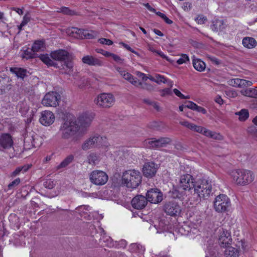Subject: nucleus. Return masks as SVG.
<instances>
[{
    "label": "nucleus",
    "instance_id": "obj_28",
    "mask_svg": "<svg viewBox=\"0 0 257 257\" xmlns=\"http://www.w3.org/2000/svg\"><path fill=\"white\" fill-rule=\"evenodd\" d=\"M83 30L77 28L72 27L70 30V35L76 39H82L83 35Z\"/></svg>",
    "mask_w": 257,
    "mask_h": 257
},
{
    "label": "nucleus",
    "instance_id": "obj_17",
    "mask_svg": "<svg viewBox=\"0 0 257 257\" xmlns=\"http://www.w3.org/2000/svg\"><path fill=\"white\" fill-rule=\"evenodd\" d=\"M13 140L10 134H2L0 136V150L4 151L11 148L13 146Z\"/></svg>",
    "mask_w": 257,
    "mask_h": 257
},
{
    "label": "nucleus",
    "instance_id": "obj_4",
    "mask_svg": "<svg viewBox=\"0 0 257 257\" xmlns=\"http://www.w3.org/2000/svg\"><path fill=\"white\" fill-rule=\"evenodd\" d=\"M142 182L141 173L135 170H129L123 173L122 183L128 188H136Z\"/></svg>",
    "mask_w": 257,
    "mask_h": 257
},
{
    "label": "nucleus",
    "instance_id": "obj_49",
    "mask_svg": "<svg viewBox=\"0 0 257 257\" xmlns=\"http://www.w3.org/2000/svg\"><path fill=\"white\" fill-rule=\"evenodd\" d=\"M196 104L191 101H187L185 103V107L194 110Z\"/></svg>",
    "mask_w": 257,
    "mask_h": 257
},
{
    "label": "nucleus",
    "instance_id": "obj_14",
    "mask_svg": "<svg viewBox=\"0 0 257 257\" xmlns=\"http://www.w3.org/2000/svg\"><path fill=\"white\" fill-rule=\"evenodd\" d=\"M148 201L152 203H159L163 199L162 192L157 188H152L148 190L146 194Z\"/></svg>",
    "mask_w": 257,
    "mask_h": 257
},
{
    "label": "nucleus",
    "instance_id": "obj_27",
    "mask_svg": "<svg viewBox=\"0 0 257 257\" xmlns=\"http://www.w3.org/2000/svg\"><path fill=\"white\" fill-rule=\"evenodd\" d=\"M252 122L253 125L249 126L247 131L248 134L257 139V116L253 118Z\"/></svg>",
    "mask_w": 257,
    "mask_h": 257
},
{
    "label": "nucleus",
    "instance_id": "obj_16",
    "mask_svg": "<svg viewBox=\"0 0 257 257\" xmlns=\"http://www.w3.org/2000/svg\"><path fill=\"white\" fill-rule=\"evenodd\" d=\"M158 170V165L153 162H146L143 168L144 175L147 178L154 177Z\"/></svg>",
    "mask_w": 257,
    "mask_h": 257
},
{
    "label": "nucleus",
    "instance_id": "obj_46",
    "mask_svg": "<svg viewBox=\"0 0 257 257\" xmlns=\"http://www.w3.org/2000/svg\"><path fill=\"white\" fill-rule=\"evenodd\" d=\"M154 81L157 83H160L161 82H163L165 83L167 82V80L164 76L161 75L160 74H157L156 75L155 79H152Z\"/></svg>",
    "mask_w": 257,
    "mask_h": 257
},
{
    "label": "nucleus",
    "instance_id": "obj_45",
    "mask_svg": "<svg viewBox=\"0 0 257 257\" xmlns=\"http://www.w3.org/2000/svg\"><path fill=\"white\" fill-rule=\"evenodd\" d=\"M21 182L19 178L16 179L8 185V189L10 190L14 189Z\"/></svg>",
    "mask_w": 257,
    "mask_h": 257
},
{
    "label": "nucleus",
    "instance_id": "obj_41",
    "mask_svg": "<svg viewBox=\"0 0 257 257\" xmlns=\"http://www.w3.org/2000/svg\"><path fill=\"white\" fill-rule=\"evenodd\" d=\"M240 82L241 79L239 78L231 79L228 81V84L233 87H240Z\"/></svg>",
    "mask_w": 257,
    "mask_h": 257
},
{
    "label": "nucleus",
    "instance_id": "obj_29",
    "mask_svg": "<svg viewBox=\"0 0 257 257\" xmlns=\"http://www.w3.org/2000/svg\"><path fill=\"white\" fill-rule=\"evenodd\" d=\"M193 65L194 68L197 71L201 72L204 70L205 68V64L200 59H193Z\"/></svg>",
    "mask_w": 257,
    "mask_h": 257
},
{
    "label": "nucleus",
    "instance_id": "obj_10",
    "mask_svg": "<svg viewBox=\"0 0 257 257\" xmlns=\"http://www.w3.org/2000/svg\"><path fill=\"white\" fill-rule=\"evenodd\" d=\"M61 99L60 94L56 92H50L45 94L42 100V104L45 106L56 107Z\"/></svg>",
    "mask_w": 257,
    "mask_h": 257
},
{
    "label": "nucleus",
    "instance_id": "obj_31",
    "mask_svg": "<svg viewBox=\"0 0 257 257\" xmlns=\"http://www.w3.org/2000/svg\"><path fill=\"white\" fill-rule=\"evenodd\" d=\"M181 189L182 188L179 186L178 187H174L172 190L170 191L171 197L173 198H181L184 195V192L181 190Z\"/></svg>",
    "mask_w": 257,
    "mask_h": 257
},
{
    "label": "nucleus",
    "instance_id": "obj_51",
    "mask_svg": "<svg viewBox=\"0 0 257 257\" xmlns=\"http://www.w3.org/2000/svg\"><path fill=\"white\" fill-rule=\"evenodd\" d=\"M240 87L250 86L252 85L253 83L251 81L246 80L245 79H241Z\"/></svg>",
    "mask_w": 257,
    "mask_h": 257
},
{
    "label": "nucleus",
    "instance_id": "obj_5",
    "mask_svg": "<svg viewBox=\"0 0 257 257\" xmlns=\"http://www.w3.org/2000/svg\"><path fill=\"white\" fill-rule=\"evenodd\" d=\"M194 193L200 198L207 199L212 192V185L208 180H199L193 187Z\"/></svg>",
    "mask_w": 257,
    "mask_h": 257
},
{
    "label": "nucleus",
    "instance_id": "obj_20",
    "mask_svg": "<svg viewBox=\"0 0 257 257\" xmlns=\"http://www.w3.org/2000/svg\"><path fill=\"white\" fill-rule=\"evenodd\" d=\"M148 202L147 197L141 195H138L132 199L131 204L134 208L142 209L146 206Z\"/></svg>",
    "mask_w": 257,
    "mask_h": 257
},
{
    "label": "nucleus",
    "instance_id": "obj_62",
    "mask_svg": "<svg viewBox=\"0 0 257 257\" xmlns=\"http://www.w3.org/2000/svg\"><path fill=\"white\" fill-rule=\"evenodd\" d=\"M174 93L180 98H184L185 97V95H183L179 90L176 88L173 89Z\"/></svg>",
    "mask_w": 257,
    "mask_h": 257
},
{
    "label": "nucleus",
    "instance_id": "obj_35",
    "mask_svg": "<svg viewBox=\"0 0 257 257\" xmlns=\"http://www.w3.org/2000/svg\"><path fill=\"white\" fill-rule=\"evenodd\" d=\"M39 58L48 66H55L56 63L52 60L49 57L48 55L41 54L39 56Z\"/></svg>",
    "mask_w": 257,
    "mask_h": 257
},
{
    "label": "nucleus",
    "instance_id": "obj_26",
    "mask_svg": "<svg viewBox=\"0 0 257 257\" xmlns=\"http://www.w3.org/2000/svg\"><path fill=\"white\" fill-rule=\"evenodd\" d=\"M242 44L244 47L248 49H251L256 45V41L252 37H246L243 39Z\"/></svg>",
    "mask_w": 257,
    "mask_h": 257
},
{
    "label": "nucleus",
    "instance_id": "obj_9",
    "mask_svg": "<svg viewBox=\"0 0 257 257\" xmlns=\"http://www.w3.org/2000/svg\"><path fill=\"white\" fill-rule=\"evenodd\" d=\"M108 177L106 173L100 170L93 171L89 175L90 182L95 185H103L108 181Z\"/></svg>",
    "mask_w": 257,
    "mask_h": 257
},
{
    "label": "nucleus",
    "instance_id": "obj_59",
    "mask_svg": "<svg viewBox=\"0 0 257 257\" xmlns=\"http://www.w3.org/2000/svg\"><path fill=\"white\" fill-rule=\"evenodd\" d=\"M208 59L214 64L218 65L220 63L219 60L214 56H209L208 57Z\"/></svg>",
    "mask_w": 257,
    "mask_h": 257
},
{
    "label": "nucleus",
    "instance_id": "obj_25",
    "mask_svg": "<svg viewBox=\"0 0 257 257\" xmlns=\"http://www.w3.org/2000/svg\"><path fill=\"white\" fill-rule=\"evenodd\" d=\"M211 28L214 32H218L222 31L224 28V22L222 20H215L212 22L211 25Z\"/></svg>",
    "mask_w": 257,
    "mask_h": 257
},
{
    "label": "nucleus",
    "instance_id": "obj_34",
    "mask_svg": "<svg viewBox=\"0 0 257 257\" xmlns=\"http://www.w3.org/2000/svg\"><path fill=\"white\" fill-rule=\"evenodd\" d=\"M129 249L132 252H139L141 254L145 251V248L142 245L136 243H132Z\"/></svg>",
    "mask_w": 257,
    "mask_h": 257
},
{
    "label": "nucleus",
    "instance_id": "obj_7",
    "mask_svg": "<svg viewBox=\"0 0 257 257\" xmlns=\"http://www.w3.org/2000/svg\"><path fill=\"white\" fill-rule=\"evenodd\" d=\"M230 206L229 198L224 194H220L216 197L214 201V207L216 211L222 213L228 211Z\"/></svg>",
    "mask_w": 257,
    "mask_h": 257
},
{
    "label": "nucleus",
    "instance_id": "obj_33",
    "mask_svg": "<svg viewBox=\"0 0 257 257\" xmlns=\"http://www.w3.org/2000/svg\"><path fill=\"white\" fill-rule=\"evenodd\" d=\"M235 114L239 116L238 119L241 121H244L249 117V112L246 109H242L239 111L236 112Z\"/></svg>",
    "mask_w": 257,
    "mask_h": 257
},
{
    "label": "nucleus",
    "instance_id": "obj_36",
    "mask_svg": "<svg viewBox=\"0 0 257 257\" xmlns=\"http://www.w3.org/2000/svg\"><path fill=\"white\" fill-rule=\"evenodd\" d=\"M44 48V42L43 41H36L33 44L32 49L33 51L37 52L43 50Z\"/></svg>",
    "mask_w": 257,
    "mask_h": 257
},
{
    "label": "nucleus",
    "instance_id": "obj_3",
    "mask_svg": "<svg viewBox=\"0 0 257 257\" xmlns=\"http://www.w3.org/2000/svg\"><path fill=\"white\" fill-rule=\"evenodd\" d=\"M233 180L237 185L244 186L251 183L254 178L253 173L247 170H235L230 173Z\"/></svg>",
    "mask_w": 257,
    "mask_h": 257
},
{
    "label": "nucleus",
    "instance_id": "obj_32",
    "mask_svg": "<svg viewBox=\"0 0 257 257\" xmlns=\"http://www.w3.org/2000/svg\"><path fill=\"white\" fill-rule=\"evenodd\" d=\"M203 135L207 137L217 140H221L222 139V136L220 135L219 134L207 130L206 128L205 129V132H204Z\"/></svg>",
    "mask_w": 257,
    "mask_h": 257
},
{
    "label": "nucleus",
    "instance_id": "obj_18",
    "mask_svg": "<svg viewBox=\"0 0 257 257\" xmlns=\"http://www.w3.org/2000/svg\"><path fill=\"white\" fill-rule=\"evenodd\" d=\"M36 134L34 132H27L24 136V146L26 150L36 147Z\"/></svg>",
    "mask_w": 257,
    "mask_h": 257
},
{
    "label": "nucleus",
    "instance_id": "obj_54",
    "mask_svg": "<svg viewBox=\"0 0 257 257\" xmlns=\"http://www.w3.org/2000/svg\"><path fill=\"white\" fill-rule=\"evenodd\" d=\"M99 42L102 44H105L108 46L111 45L113 44V42L108 39L101 38L99 39Z\"/></svg>",
    "mask_w": 257,
    "mask_h": 257
},
{
    "label": "nucleus",
    "instance_id": "obj_6",
    "mask_svg": "<svg viewBox=\"0 0 257 257\" xmlns=\"http://www.w3.org/2000/svg\"><path fill=\"white\" fill-rule=\"evenodd\" d=\"M115 98L111 93H103L98 95L94 99V103L99 108H107L114 103Z\"/></svg>",
    "mask_w": 257,
    "mask_h": 257
},
{
    "label": "nucleus",
    "instance_id": "obj_63",
    "mask_svg": "<svg viewBox=\"0 0 257 257\" xmlns=\"http://www.w3.org/2000/svg\"><path fill=\"white\" fill-rule=\"evenodd\" d=\"M156 53L158 54L159 56H160L162 58L165 59L168 61H171L170 59L168 58V57L165 55L162 51L158 50L157 51H156Z\"/></svg>",
    "mask_w": 257,
    "mask_h": 257
},
{
    "label": "nucleus",
    "instance_id": "obj_13",
    "mask_svg": "<svg viewBox=\"0 0 257 257\" xmlns=\"http://www.w3.org/2000/svg\"><path fill=\"white\" fill-rule=\"evenodd\" d=\"M172 142L168 137H161L159 139L152 138L148 141V147L152 149H159L165 147Z\"/></svg>",
    "mask_w": 257,
    "mask_h": 257
},
{
    "label": "nucleus",
    "instance_id": "obj_64",
    "mask_svg": "<svg viewBox=\"0 0 257 257\" xmlns=\"http://www.w3.org/2000/svg\"><path fill=\"white\" fill-rule=\"evenodd\" d=\"M136 74L139 77H141L142 78V79L143 80H147V77L146 76L145 74L143 73H142L141 72H139V71H138L136 72Z\"/></svg>",
    "mask_w": 257,
    "mask_h": 257
},
{
    "label": "nucleus",
    "instance_id": "obj_15",
    "mask_svg": "<svg viewBox=\"0 0 257 257\" xmlns=\"http://www.w3.org/2000/svg\"><path fill=\"white\" fill-rule=\"evenodd\" d=\"M219 232L218 242L220 245L222 247L229 246L232 242V238L230 232L223 228L219 229Z\"/></svg>",
    "mask_w": 257,
    "mask_h": 257
},
{
    "label": "nucleus",
    "instance_id": "obj_1",
    "mask_svg": "<svg viewBox=\"0 0 257 257\" xmlns=\"http://www.w3.org/2000/svg\"><path fill=\"white\" fill-rule=\"evenodd\" d=\"M51 56L55 60L64 62L62 66L63 69L65 70V74H70L73 72V57L68 51L60 49L52 52Z\"/></svg>",
    "mask_w": 257,
    "mask_h": 257
},
{
    "label": "nucleus",
    "instance_id": "obj_44",
    "mask_svg": "<svg viewBox=\"0 0 257 257\" xmlns=\"http://www.w3.org/2000/svg\"><path fill=\"white\" fill-rule=\"evenodd\" d=\"M189 61V58L188 56L185 54H182L181 55V58H180L177 61V63L178 64H182L183 63H186L187 61Z\"/></svg>",
    "mask_w": 257,
    "mask_h": 257
},
{
    "label": "nucleus",
    "instance_id": "obj_23",
    "mask_svg": "<svg viewBox=\"0 0 257 257\" xmlns=\"http://www.w3.org/2000/svg\"><path fill=\"white\" fill-rule=\"evenodd\" d=\"M117 71L119 72L120 75L125 80L128 81L131 84L136 86H138L139 85H142L143 84L141 82H138V79L137 78H135L133 76L130 74V73L122 70L120 68L117 69Z\"/></svg>",
    "mask_w": 257,
    "mask_h": 257
},
{
    "label": "nucleus",
    "instance_id": "obj_42",
    "mask_svg": "<svg viewBox=\"0 0 257 257\" xmlns=\"http://www.w3.org/2000/svg\"><path fill=\"white\" fill-rule=\"evenodd\" d=\"M88 163L90 164L95 165L96 164L97 161H98V157L97 156L94 154H90L88 156Z\"/></svg>",
    "mask_w": 257,
    "mask_h": 257
},
{
    "label": "nucleus",
    "instance_id": "obj_56",
    "mask_svg": "<svg viewBox=\"0 0 257 257\" xmlns=\"http://www.w3.org/2000/svg\"><path fill=\"white\" fill-rule=\"evenodd\" d=\"M196 21H197L198 24H203L205 23V21H207V19L205 17H203L202 16H199L197 18Z\"/></svg>",
    "mask_w": 257,
    "mask_h": 257
},
{
    "label": "nucleus",
    "instance_id": "obj_52",
    "mask_svg": "<svg viewBox=\"0 0 257 257\" xmlns=\"http://www.w3.org/2000/svg\"><path fill=\"white\" fill-rule=\"evenodd\" d=\"M31 20V17L29 13L26 14L23 17L22 26L26 25Z\"/></svg>",
    "mask_w": 257,
    "mask_h": 257
},
{
    "label": "nucleus",
    "instance_id": "obj_61",
    "mask_svg": "<svg viewBox=\"0 0 257 257\" xmlns=\"http://www.w3.org/2000/svg\"><path fill=\"white\" fill-rule=\"evenodd\" d=\"M206 128L202 127L201 126L197 125V127L195 130V132L199 133L201 134H204V132H205Z\"/></svg>",
    "mask_w": 257,
    "mask_h": 257
},
{
    "label": "nucleus",
    "instance_id": "obj_38",
    "mask_svg": "<svg viewBox=\"0 0 257 257\" xmlns=\"http://www.w3.org/2000/svg\"><path fill=\"white\" fill-rule=\"evenodd\" d=\"M74 159V156L70 155L68 156L58 166V168H62L67 166Z\"/></svg>",
    "mask_w": 257,
    "mask_h": 257
},
{
    "label": "nucleus",
    "instance_id": "obj_11",
    "mask_svg": "<svg viewBox=\"0 0 257 257\" xmlns=\"http://www.w3.org/2000/svg\"><path fill=\"white\" fill-rule=\"evenodd\" d=\"M163 209L167 214L172 216H178L181 212V206L174 201L166 202L163 206Z\"/></svg>",
    "mask_w": 257,
    "mask_h": 257
},
{
    "label": "nucleus",
    "instance_id": "obj_47",
    "mask_svg": "<svg viewBox=\"0 0 257 257\" xmlns=\"http://www.w3.org/2000/svg\"><path fill=\"white\" fill-rule=\"evenodd\" d=\"M159 92L160 93V95L162 97H164L167 95H170L172 94L171 89L169 88L160 90Z\"/></svg>",
    "mask_w": 257,
    "mask_h": 257
},
{
    "label": "nucleus",
    "instance_id": "obj_19",
    "mask_svg": "<svg viewBox=\"0 0 257 257\" xmlns=\"http://www.w3.org/2000/svg\"><path fill=\"white\" fill-rule=\"evenodd\" d=\"M54 113L49 110H45L41 112V117L40 118V123L45 126L52 124L55 120Z\"/></svg>",
    "mask_w": 257,
    "mask_h": 257
},
{
    "label": "nucleus",
    "instance_id": "obj_39",
    "mask_svg": "<svg viewBox=\"0 0 257 257\" xmlns=\"http://www.w3.org/2000/svg\"><path fill=\"white\" fill-rule=\"evenodd\" d=\"M22 57L23 58L29 59L31 58H35L36 57V54L33 51L32 49L28 48L24 51Z\"/></svg>",
    "mask_w": 257,
    "mask_h": 257
},
{
    "label": "nucleus",
    "instance_id": "obj_12",
    "mask_svg": "<svg viewBox=\"0 0 257 257\" xmlns=\"http://www.w3.org/2000/svg\"><path fill=\"white\" fill-rule=\"evenodd\" d=\"M195 181L193 176L189 174L181 175L179 185L184 191L190 190L193 188Z\"/></svg>",
    "mask_w": 257,
    "mask_h": 257
},
{
    "label": "nucleus",
    "instance_id": "obj_48",
    "mask_svg": "<svg viewBox=\"0 0 257 257\" xmlns=\"http://www.w3.org/2000/svg\"><path fill=\"white\" fill-rule=\"evenodd\" d=\"M83 39H93L94 38V35L92 33H89L87 30H83Z\"/></svg>",
    "mask_w": 257,
    "mask_h": 257
},
{
    "label": "nucleus",
    "instance_id": "obj_55",
    "mask_svg": "<svg viewBox=\"0 0 257 257\" xmlns=\"http://www.w3.org/2000/svg\"><path fill=\"white\" fill-rule=\"evenodd\" d=\"M111 57L113 58V59L117 63L121 64L123 63V60L121 59L119 56L115 54H112Z\"/></svg>",
    "mask_w": 257,
    "mask_h": 257
},
{
    "label": "nucleus",
    "instance_id": "obj_22",
    "mask_svg": "<svg viewBox=\"0 0 257 257\" xmlns=\"http://www.w3.org/2000/svg\"><path fill=\"white\" fill-rule=\"evenodd\" d=\"M82 61L83 63L89 66H101L103 65V62L102 60L92 55L84 56L82 58Z\"/></svg>",
    "mask_w": 257,
    "mask_h": 257
},
{
    "label": "nucleus",
    "instance_id": "obj_8",
    "mask_svg": "<svg viewBox=\"0 0 257 257\" xmlns=\"http://www.w3.org/2000/svg\"><path fill=\"white\" fill-rule=\"evenodd\" d=\"M106 138L99 135L94 136L86 140L82 145L81 148L83 150H87L95 147L106 146Z\"/></svg>",
    "mask_w": 257,
    "mask_h": 257
},
{
    "label": "nucleus",
    "instance_id": "obj_21",
    "mask_svg": "<svg viewBox=\"0 0 257 257\" xmlns=\"http://www.w3.org/2000/svg\"><path fill=\"white\" fill-rule=\"evenodd\" d=\"M93 119V117L91 114L84 113L81 115L78 118L79 130L81 128L86 129L90 125Z\"/></svg>",
    "mask_w": 257,
    "mask_h": 257
},
{
    "label": "nucleus",
    "instance_id": "obj_50",
    "mask_svg": "<svg viewBox=\"0 0 257 257\" xmlns=\"http://www.w3.org/2000/svg\"><path fill=\"white\" fill-rule=\"evenodd\" d=\"M119 44L122 45L124 48H125L128 51H129L137 55H139V53L137 52L134 50L133 49H132L131 47L128 45H127L122 42H119Z\"/></svg>",
    "mask_w": 257,
    "mask_h": 257
},
{
    "label": "nucleus",
    "instance_id": "obj_40",
    "mask_svg": "<svg viewBox=\"0 0 257 257\" xmlns=\"http://www.w3.org/2000/svg\"><path fill=\"white\" fill-rule=\"evenodd\" d=\"M57 12L62 13L63 14L69 16H74L76 14L75 11L71 10L69 8L65 7H63L59 9V10L57 11Z\"/></svg>",
    "mask_w": 257,
    "mask_h": 257
},
{
    "label": "nucleus",
    "instance_id": "obj_53",
    "mask_svg": "<svg viewBox=\"0 0 257 257\" xmlns=\"http://www.w3.org/2000/svg\"><path fill=\"white\" fill-rule=\"evenodd\" d=\"M159 126V123L157 121L150 122L148 124V127L153 130H158Z\"/></svg>",
    "mask_w": 257,
    "mask_h": 257
},
{
    "label": "nucleus",
    "instance_id": "obj_24",
    "mask_svg": "<svg viewBox=\"0 0 257 257\" xmlns=\"http://www.w3.org/2000/svg\"><path fill=\"white\" fill-rule=\"evenodd\" d=\"M10 71L15 74L18 78L24 79L27 76V70L26 69L18 67H11L10 69Z\"/></svg>",
    "mask_w": 257,
    "mask_h": 257
},
{
    "label": "nucleus",
    "instance_id": "obj_2",
    "mask_svg": "<svg viewBox=\"0 0 257 257\" xmlns=\"http://www.w3.org/2000/svg\"><path fill=\"white\" fill-rule=\"evenodd\" d=\"M79 131V125L76 121L67 119L59 127L58 134L63 139L68 140L74 136Z\"/></svg>",
    "mask_w": 257,
    "mask_h": 257
},
{
    "label": "nucleus",
    "instance_id": "obj_30",
    "mask_svg": "<svg viewBox=\"0 0 257 257\" xmlns=\"http://www.w3.org/2000/svg\"><path fill=\"white\" fill-rule=\"evenodd\" d=\"M225 257H238V252L236 248L232 246H228L224 250Z\"/></svg>",
    "mask_w": 257,
    "mask_h": 257
},
{
    "label": "nucleus",
    "instance_id": "obj_58",
    "mask_svg": "<svg viewBox=\"0 0 257 257\" xmlns=\"http://www.w3.org/2000/svg\"><path fill=\"white\" fill-rule=\"evenodd\" d=\"M194 110H196L199 112H201L203 114H206L207 112L205 108L197 105H196V106L195 107V109H194Z\"/></svg>",
    "mask_w": 257,
    "mask_h": 257
},
{
    "label": "nucleus",
    "instance_id": "obj_57",
    "mask_svg": "<svg viewBox=\"0 0 257 257\" xmlns=\"http://www.w3.org/2000/svg\"><path fill=\"white\" fill-rule=\"evenodd\" d=\"M182 8L185 11H189L192 8V4L189 2H185L183 4Z\"/></svg>",
    "mask_w": 257,
    "mask_h": 257
},
{
    "label": "nucleus",
    "instance_id": "obj_60",
    "mask_svg": "<svg viewBox=\"0 0 257 257\" xmlns=\"http://www.w3.org/2000/svg\"><path fill=\"white\" fill-rule=\"evenodd\" d=\"M142 88L150 91H151L154 89V87L151 84L147 83H145L143 86H142Z\"/></svg>",
    "mask_w": 257,
    "mask_h": 257
},
{
    "label": "nucleus",
    "instance_id": "obj_37",
    "mask_svg": "<svg viewBox=\"0 0 257 257\" xmlns=\"http://www.w3.org/2000/svg\"><path fill=\"white\" fill-rule=\"evenodd\" d=\"M256 89L255 88H247L245 90H242L241 91V93L245 96H248L249 97L255 98V93H256Z\"/></svg>",
    "mask_w": 257,
    "mask_h": 257
},
{
    "label": "nucleus",
    "instance_id": "obj_43",
    "mask_svg": "<svg viewBox=\"0 0 257 257\" xmlns=\"http://www.w3.org/2000/svg\"><path fill=\"white\" fill-rule=\"evenodd\" d=\"M43 185L46 188L49 189L53 188L55 186L54 181L50 179L46 180L44 182Z\"/></svg>",
    "mask_w": 257,
    "mask_h": 257
}]
</instances>
